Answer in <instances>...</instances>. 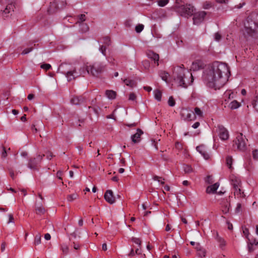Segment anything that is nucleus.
<instances>
[{
	"instance_id": "obj_1",
	"label": "nucleus",
	"mask_w": 258,
	"mask_h": 258,
	"mask_svg": "<svg viewBox=\"0 0 258 258\" xmlns=\"http://www.w3.org/2000/svg\"><path fill=\"white\" fill-rule=\"evenodd\" d=\"M230 75L229 69L226 63L215 61L205 71L203 78L207 86L217 90L224 86Z\"/></svg>"
},
{
	"instance_id": "obj_2",
	"label": "nucleus",
	"mask_w": 258,
	"mask_h": 258,
	"mask_svg": "<svg viewBox=\"0 0 258 258\" xmlns=\"http://www.w3.org/2000/svg\"><path fill=\"white\" fill-rule=\"evenodd\" d=\"M243 34L245 36L258 37V14L252 13L244 23Z\"/></svg>"
},
{
	"instance_id": "obj_3",
	"label": "nucleus",
	"mask_w": 258,
	"mask_h": 258,
	"mask_svg": "<svg viewBox=\"0 0 258 258\" xmlns=\"http://www.w3.org/2000/svg\"><path fill=\"white\" fill-rule=\"evenodd\" d=\"M184 66L183 64L180 67H177L174 70L173 73V78L175 83L178 86L186 88L189 85L194 81L192 75L191 73L188 72L189 77L191 78L190 81L186 78L185 74L184 73Z\"/></svg>"
},
{
	"instance_id": "obj_4",
	"label": "nucleus",
	"mask_w": 258,
	"mask_h": 258,
	"mask_svg": "<svg viewBox=\"0 0 258 258\" xmlns=\"http://www.w3.org/2000/svg\"><path fill=\"white\" fill-rule=\"evenodd\" d=\"M105 69V66L100 62H96L92 65L87 66L86 70L88 74L93 76L98 77Z\"/></svg>"
},
{
	"instance_id": "obj_5",
	"label": "nucleus",
	"mask_w": 258,
	"mask_h": 258,
	"mask_svg": "<svg viewBox=\"0 0 258 258\" xmlns=\"http://www.w3.org/2000/svg\"><path fill=\"white\" fill-rule=\"evenodd\" d=\"M247 139L242 134L238 133L236 135L235 139L233 141V147L238 150L244 151L246 148V142Z\"/></svg>"
},
{
	"instance_id": "obj_6",
	"label": "nucleus",
	"mask_w": 258,
	"mask_h": 258,
	"mask_svg": "<svg viewBox=\"0 0 258 258\" xmlns=\"http://www.w3.org/2000/svg\"><path fill=\"white\" fill-rule=\"evenodd\" d=\"M176 11L181 16H186L192 15L194 7L190 5H181L175 6Z\"/></svg>"
},
{
	"instance_id": "obj_7",
	"label": "nucleus",
	"mask_w": 258,
	"mask_h": 258,
	"mask_svg": "<svg viewBox=\"0 0 258 258\" xmlns=\"http://www.w3.org/2000/svg\"><path fill=\"white\" fill-rule=\"evenodd\" d=\"M216 132L221 140L225 141L228 139L229 136L228 131L223 125L220 124L218 125Z\"/></svg>"
},
{
	"instance_id": "obj_8",
	"label": "nucleus",
	"mask_w": 258,
	"mask_h": 258,
	"mask_svg": "<svg viewBox=\"0 0 258 258\" xmlns=\"http://www.w3.org/2000/svg\"><path fill=\"white\" fill-rule=\"evenodd\" d=\"M61 73L66 76L68 81L74 80L80 76L77 72L76 69L63 70L62 71Z\"/></svg>"
},
{
	"instance_id": "obj_9",
	"label": "nucleus",
	"mask_w": 258,
	"mask_h": 258,
	"mask_svg": "<svg viewBox=\"0 0 258 258\" xmlns=\"http://www.w3.org/2000/svg\"><path fill=\"white\" fill-rule=\"evenodd\" d=\"M15 6L13 3L8 4L4 10H0V17L4 19L7 18L9 16V14L14 11Z\"/></svg>"
},
{
	"instance_id": "obj_10",
	"label": "nucleus",
	"mask_w": 258,
	"mask_h": 258,
	"mask_svg": "<svg viewBox=\"0 0 258 258\" xmlns=\"http://www.w3.org/2000/svg\"><path fill=\"white\" fill-rule=\"evenodd\" d=\"M205 11H200L194 14L193 22L194 24L199 25L204 20L207 15Z\"/></svg>"
},
{
	"instance_id": "obj_11",
	"label": "nucleus",
	"mask_w": 258,
	"mask_h": 258,
	"mask_svg": "<svg viewBox=\"0 0 258 258\" xmlns=\"http://www.w3.org/2000/svg\"><path fill=\"white\" fill-rule=\"evenodd\" d=\"M182 118L186 121L194 120L196 119L195 115H193L191 112L186 109H183L181 112Z\"/></svg>"
},
{
	"instance_id": "obj_12",
	"label": "nucleus",
	"mask_w": 258,
	"mask_h": 258,
	"mask_svg": "<svg viewBox=\"0 0 258 258\" xmlns=\"http://www.w3.org/2000/svg\"><path fill=\"white\" fill-rule=\"evenodd\" d=\"M104 197L106 201L110 204H112L115 202V198L113 196V192L111 190H107L105 192Z\"/></svg>"
},
{
	"instance_id": "obj_13",
	"label": "nucleus",
	"mask_w": 258,
	"mask_h": 258,
	"mask_svg": "<svg viewBox=\"0 0 258 258\" xmlns=\"http://www.w3.org/2000/svg\"><path fill=\"white\" fill-rule=\"evenodd\" d=\"M197 150L199 152L204 158L206 160H208L210 158V155L208 153L206 148L204 145H200L197 147Z\"/></svg>"
},
{
	"instance_id": "obj_14",
	"label": "nucleus",
	"mask_w": 258,
	"mask_h": 258,
	"mask_svg": "<svg viewBox=\"0 0 258 258\" xmlns=\"http://www.w3.org/2000/svg\"><path fill=\"white\" fill-rule=\"evenodd\" d=\"M204 63L201 60L197 59L195 61L192 62L190 70L193 71H197L203 68Z\"/></svg>"
},
{
	"instance_id": "obj_15",
	"label": "nucleus",
	"mask_w": 258,
	"mask_h": 258,
	"mask_svg": "<svg viewBox=\"0 0 258 258\" xmlns=\"http://www.w3.org/2000/svg\"><path fill=\"white\" fill-rule=\"evenodd\" d=\"M143 134V132L141 129L138 128L137 133L131 137L132 142L135 144L139 143L141 141V136Z\"/></svg>"
},
{
	"instance_id": "obj_16",
	"label": "nucleus",
	"mask_w": 258,
	"mask_h": 258,
	"mask_svg": "<svg viewBox=\"0 0 258 258\" xmlns=\"http://www.w3.org/2000/svg\"><path fill=\"white\" fill-rule=\"evenodd\" d=\"M214 237L217 242L218 243L219 247L223 249L226 245L225 240L219 235L217 232H216V234L214 235Z\"/></svg>"
},
{
	"instance_id": "obj_17",
	"label": "nucleus",
	"mask_w": 258,
	"mask_h": 258,
	"mask_svg": "<svg viewBox=\"0 0 258 258\" xmlns=\"http://www.w3.org/2000/svg\"><path fill=\"white\" fill-rule=\"evenodd\" d=\"M86 101V98L82 96H76L71 99V102L74 105H80Z\"/></svg>"
},
{
	"instance_id": "obj_18",
	"label": "nucleus",
	"mask_w": 258,
	"mask_h": 258,
	"mask_svg": "<svg viewBox=\"0 0 258 258\" xmlns=\"http://www.w3.org/2000/svg\"><path fill=\"white\" fill-rule=\"evenodd\" d=\"M147 55L148 58L154 60L155 63H156L157 65H159L158 61L159 59V56L158 54L152 51H148L147 52Z\"/></svg>"
},
{
	"instance_id": "obj_19",
	"label": "nucleus",
	"mask_w": 258,
	"mask_h": 258,
	"mask_svg": "<svg viewBox=\"0 0 258 258\" xmlns=\"http://www.w3.org/2000/svg\"><path fill=\"white\" fill-rule=\"evenodd\" d=\"M230 181L233 188H238L241 186V181L240 179L233 175L230 176Z\"/></svg>"
},
{
	"instance_id": "obj_20",
	"label": "nucleus",
	"mask_w": 258,
	"mask_h": 258,
	"mask_svg": "<svg viewBox=\"0 0 258 258\" xmlns=\"http://www.w3.org/2000/svg\"><path fill=\"white\" fill-rule=\"evenodd\" d=\"M230 209V204L227 200L224 201L222 205V211L224 214H227Z\"/></svg>"
},
{
	"instance_id": "obj_21",
	"label": "nucleus",
	"mask_w": 258,
	"mask_h": 258,
	"mask_svg": "<svg viewBox=\"0 0 258 258\" xmlns=\"http://www.w3.org/2000/svg\"><path fill=\"white\" fill-rule=\"evenodd\" d=\"M233 189L235 197H237V198L245 197V195H244L242 189L241 188V186H238V188H233Z\"/></svg>"
},
{
	"instance_id": "obj_22",
	"label": "nucleus",
	"mask_w": 258,
	"mask_h": 258,
	"mask_svg": "<svg viewBox=\"0 0 258 258\" xmlns=\"http://www.w3.org/2000/svg\"><path fill=\"white\" fill-rule=\"evenodd\" d=\"M58 7V5L56 1H53L50 3L49 8L48 9V12L50 14H52L55 12Z\"/></svg>"
},
{
	"instance_id": "obj_23",
	"label": "nucleus",
	"mask_w": 258,
	"mask_h": 258,
	"mask_svg": "<svg viewBox=\"0 0 258 258\" xmlns=\"http://www.w3.org/2000/svg\"><path fill=\"white\" fill-rule=\"evenodd\" d=\"M219 186V184L218 183H215L213 185H210L207 187L206 192L209 194H214L216 191Z\"/></svg>"
},
{
	"instance_id": "obj_24",
	"label": "nucleus",
	"mask_w": 258,
	"mask_h": 258,
	"mask_svg": "<svg viewBox=\"0 0 258 258\" xmlns=\"http://www.w3.org/2000/svg\"><path fill=\"white\" fill-rule=\"evenodd\" d=\"M35 211L36 213L38 215H42L45 212L44 208L41 205L36 206Z\"/></svg>"
},
{
	"instance_id": "obj_25",
	"label": "nucleus",
	"mask_w": 258,
	"mask_h": 258,
	"mask_svg": "<svg viewBox=\"0 0 258 258\" xmlns=\"http://www.w3.org/2000/svg\"><path fill=\"white\" fill-rule=\"evenodd\" d=\"M193 115L198 116L199 118H202L203 117V112L199 107H196L194 109V114Z\"/></svg>"
},
{
	"instance_id": "obj_26",
	"label": "nucleus",
	"mask_w": 258,
	"mask_h": 258,
	"mask_svg": "<svg viewBox=\"0 0 258 258\" xmlns=\"http://www.w3.org/2000/svg\"><path fill=\"white\" fill-rule=\"evenodd\" d=\"M105 94L110 99H113L116 97V92L112 90H106Z\"/></svg>"
},
{
	"instance_id": "obj_27",
	"label": "nucleus",
	"mask_w": 258,
	"mask_h": 258,
	"mask_svg": "<svg viewBox=\"0 0 258 258\" xmlns=\"http://www.w3.org/2000/svg\"><path fill=\"white\" fill-rule=\"evenodd\" d=\"M80 27V31L82 33H85L89 30V26L86 23H80L78 24Z\"/></svg>"
},
{
	"instance_id": "obj_28",
	"label": "nucleus",
	"mask_w": 258,
	"mask_h": 258,
	"mask_svg": "<svg viewBox=\"0 0 258 258\" xmlns=\"http://www.w3.org/2000/svg\"><path fill=\"white\" fill-rule=\"evenodd\" d=\"M240 106V103L236 100L232 101L229 105V107L231 109H235L238 108Z\"/></svg>"
},
{
	"instance_id": "obj_29",
	"label": "nucleus",
	"mask_w": 258,
	"mask_h": 258,
	"mask_svg": "<svg viewBox=\"0 0 258 258\" xmlns=\"http://www.w3.org/2000/svg\"><path fill=\"white\" fill-rule=\"evenodd\" d=\"M202 7L204 9L209 10L214 7V4L211 2L206 1L203 3Z\"/></svg>"
},
{
	"instance_id": "obj_30",
	"label": "nucleus",
	"mask_w": 258,
	"mask_h": 258,
	"mask_svg": "<svg viewBox=\"0 0 258 258\" xmlns=\"http://www.w3.org/2000/svg\"><path fill=\"white\" fill-rule=\"evenodd\" d=\"M226 163L227 166L228 167V168L229 169H232L233 168L232 166V163H233V159H232V156H227L226 157Z\"/></svg>"
},
{
	"instance_id": "obj_31",
	"label": "nucleus",
	"mask_w": 258,
	"mask_h": 258,
	"mask_svg": "<svg viewBox=\"0 0 258 258\" xmlns=\"http://www.w3.org/2000/svg\"><path fill=\"white\" fill-rule=\"evenodd\" d=\"M159 76L163 80L167 82L169 75L168 73L165 71H160L159 73Z\"/></svg>"
},
{
	"instance_id": "obj_32",
	"label": "nucleus",
	"mask_w": 258,
	"mask_h": 258,
	"mask_svg": "<svg viewBox=\"0 0 258 258\" xmlns=\"http://www.w3.org/2000/svg\"><path fill=\"white\" fill-rule=\"evenodd\" d=\"M37 165V163L36 162V159L35 158L30 159L28 164V168L34 169L35 168V167Z\"/></svg>"
},
{
	"instance_id": "obj_33",
	"label": "nucleus",
	"mask_w": 258,
	"mask_h": 258,
	"mask_svg": "<svg viewBox=\"0 0 258 258\" xmlns=\"http://www.w3.org/2000/svg\"><path fill=\"white\" fill-rule=\"evenodd\" d=\"M155 98L158 101H161L162 98V92L159 90H156L154 91Z\"/></svg>"
},
{
	"instance_id": "obj_34",
	"label": "nucleus",
	"mask_w": 258,
	"mask_h": 258,
	"mask_svg": "<svg viewBox=\"0 0 258 258\" xmlns=\"http://www.w3.org/2000/svg\"><path fill=\"white\" fill-rule=\"evenodd\" d=\"M197 254L199 256L201 257L205 256L206 250L205 249L200 247L197 249Z\"/></svg>"
},
{
	"instance_id": "obj_35",
	"label": "nucleus",
	"mask_w": 258,
	"mask_h": 258,
	"mask_svg": "<svg viewBox=\"0 0 258 258\" xmlns=\"http://www.w3.org/2000/svg\"><path fill=\"white\" fill-rule=\"evenodd\" d=\"M78 21L76 22V24L83 23L84 21L86 20V16L85 14H81L78 15Z\"/></svg>"
},
{
	"instance_id": "obj_36",
	"label": "nucleus",
	"mask_w": 258,
	"mask_h": 258,
	"mask_svg": "<svg viewBox=\"0 0 258 258\" xmlns=\"http://www.w3.org/2000/svg\"><path fill=\"white\" fill-rule=\"evenodd\" d=\"M252 104L255 110L258 111V94L254 97Z\"/></svg>"
},
{
	"instance_id": "obj_37",
	"label": "nucleus",
	"mask_w": 258,
	"mask_h": 258,
	"mask_svg": "<svg viewBox=\"0 0 258 258\" xmlns=\"http://www.w3.org/2000/svg\"><path fill=\"white\" fill-rule=\"evenodd\" d=\"M102 43L106 46H108L110 45V39L108 36L104 37L102 38Z\"/></svg>"
},
{
	"instance_id": "obj_38",
	"label": "nucleus",
	"mask_w": 258,
	"mask_h": 258,
	"mask_svg": "<svg viewBox=\"0 0 258 258\" xmlns=\"http://www.w3.org/2000/svg\"><path fill=\"white\" fill-rule=\"evenodd\" d=\"M33 49V47L32 46V44L29 45V47L28 48H25L23 50V51L22 52V54L25 55L29 53L31 51H32Z\"/></svg>"
},
{
	"instance_id": "obj_39",
	"label": "nucleus",
	"mask_w": 258,
	"mask_h": 258,
	"mask_svg": "<svg viewBox=\"0 0 258 258\" xmlns=\"http://www.w3.org/2000/svg\"><path fill=\"white\" fill-rule=\"evenodd\" d=\"M124 82L127 86H130L131 87H134L136 85L135 82L132 80L125 79L124 80Z\"/></svg>"
},
{
	"instance_id": "obj_40",
	"label": "nucleus",
	"mask_w": 258,
	"mask_h": 258,
	"mask_svg": "<svg viewBox=\"0 0 258 258\" xmlns=\"http://www.w3.org/2000/svg\"><path fill=\"white\" fill-rule=\"evenodd\" d=\"M78 195L77 194H73L68 196L67 200L69 202H72L78 198Z\"/></svg>"
},
{
	"instance_id": "obj_41",
	"label": "nucleus",
	"mask_w": 258,
	"mask_h": 258,
	"mask_svg": "<svg viewBox=\"0 0 258 258\" xmlns=\"http://www.w3.org/2000/svg\"><path fill=\"white\" fill-rule=\"evenodd\" d=\"M157 2L159 6L163 7L169 3V0H158Z\"/></svg>"
},
{
	"instance_id": "obj_42",
	"label": "nucleus",
	"mask_w": 258,
	"mask_h": 258,
	"mask_svg": "<svg viewBox=\"0 0 258 258\" xmlns=\"http://www.w3.org/2000/svg\"><path fill=\"white\" fill-rule=\"evenodd\" d=\"M41 235L38 234L36 235L35 237V240H34V244L35 245H39L41 243Z\"/></svg>"
},
{
	"instance_id": "obj_43",
	"label": "nucleus",
	"mask_w": 258,
	"mask_h": 258,
	"mask_svg": "<svg viewBox=\"0 0 258 258\" xmlns=\"http://www.w3.org/2000/svg\"><path fill=\"white\" fill-rule=\"evenodd\" d=\"M61 250L64 254H67L69 253V248L67 244H62L61 245Z\"/></svg>"
},
{
	"instance_id": "obj_44",
	"label": "nucleus",
	"mask_w": 258,
	"mask_h": 258,
	"mask_svg": "<svg viewBox=\"0 0 258 258\" xmlns=\"http://www.w3.org/2000/svg\"><path fill=\"white\" fill-rule=\"evenodd\" d=\"M144 27V26L143 24H138L136 26L135 30L137 33H140L143 31Z\"/></svg>"
},
{
	"instance_id": "obj_45",
	"label": "nucleus",
	"mask_w": 258,
	"mask_h": 258,
	"mask_svg": "<svg viewBox=\"0 0 258 258\" xmlns=\"http://www.w3.org/2000/svg\"><path fill=\"white\" fill-rule=\"evenodd\" d=\"M184 171L185 173H189L192 171V169L190 165H185L183 167Z\"/></svg>"
},
{
	"instance_id": "obj_46",
	"label": "nucleus",
	"mask_w": 258,
	"mask_h": 258,
	"mask_svg": "<svg viewBox=\"0 0 258 258\" xmlns=\"http://www.w3.org/2000/svg\"><path fill=\"white\" fill-rule=\"evenodd\" d=\"M106 46L104 45L103 44L100 45L99 51L104 56H106Z\"/></svg>"
},
{
	"instance_id": "obj_47",
	"label": "nucleus",
	"mask_w": 258,
	"mask_h": 258,
	"mask_svg": "<svg viewBox=\"0 0 258 258\" xmlns=\"http://www.w3.org/2000/svg\"><path fill=\"white\" fill-rule=\"evenodd\" d=\"M168 105L170 106H174L175 104V102L174 101V99L172 96H170L169 98L168 101Z\"/></svg>"
},
{
	"instance_id": "obj_48",
	"label": "nucleus",
	"mask_w": 258,
	"mask_h": 258,
	"mask_svg": "<svg viewBox=\"0 0 258 258\" xmlns=\"http://www.w3.org/2000/svg\"><path fill=\"white\" fill-rule=\"evenodd\" d=\"M131 240L135 243L138 244L139 246L141 244V240L140 239L136 237H132Z\"/></svg>"
},
{
	"instance_id": "obj_49",
	"label": "nucleus",
	"mask_w": 258,
	"mask_h": 258,
	"mask_svg": "<svg viewBox=\"0 0 258 258\" xmlns=\"http://www.w3.org/2000/svg\"><path fill=\"white\" fill-rule=\"evenodd\" d=\"M40 67H41V68L44 69L46 71H47L51 68V66L50 64L44 63V64H41Z\"/></svg>"
},
{
	"instance_id": "obj_50",
	"label": "nucleus",
	"mask_w": 258,
	"mask_h": 258,
	"mask_svg": "<svg viewBox=\"0 0 258 258\" xmlns=\"http://www.w3.org/2000/svg\"><path fill=\"white\" fill-rule=\"evenodd\" d=\"M252 157L255 160H258V150L255 149L252 151Z\"/></svg>"
},
{
	"instance_id": "obj_51",
	"label": "nucleus",
	"mask_w": 258,
	"mask_h": 258,
	"mask_svg": "<svg viewBox=\"0 0 258 258\" xmlns=\"http://www.w3.org/2000/svg\"><path fill=\"white\" fill-rule=\"evenodd\" d=\"M162 178L161 177H159L158 176H157V175H154L153 177V179L154 180H157L159 182H160L161 184H164V181H160V179H161Z\"/></svg>"
},
{
	"instance_id": "obj_52",
	"label": "nucleus",
	"mask_w": 258,
	"mask_h": 258,
	"mask_svg": "<svg viewBox=\"0 0 258 258\" xmlns=\"http://www.w3.org/2000/svg\"><path fill=\"white\" fill-rule=\"evenodd\" d=\"M63 175V171H61V170H58L57 173H56V177L60 179V180H62V178L61 177V176H62Z\"/></svg>"
},
{
	"instance_id": "obj_53",
	"label": "nucleus",
	"mask_w": 258,
	"mask_h": 258,
	"mask_svg": "<svg viewBox=\"0 0 258 258\" xmlns=\"http://www.w3.org/2000/svg\"><path fill=\"white\" fill-rule=\"evenodd\" d=\"M124 24L126 27H131L132 26V21L131 20H127L125 21Z\"/></svg>"
},
{
	"instance_id": "obj_54",
	"label": "nucleus",
	"mask_w": 258,
	"mask_h": 258,
	"mask_svg": "<svg viewBox=\"0 0 258 258\" xmlns=\"http://www.w3.org/2000/svg\"><path fill=\"white\" fill-rule=\"evenodd\" d=\"M136 96L134 93H130V96H129V100L134 101L136 99Z\"/></svg>"
},
{
	"instance_id": "obj_55",
	"label": "nucleus",
	"mask_w": 258,
	"mask_h": 258,
	"mask_svg": "<svg viewBox=\"0 0 258 258\" xmlns=\"http://www.w3.org/2000/svg\"><path fill=\"white\" fill-rule=\"evenodd\" d=\"M3 148V152L2 153V157L5 158L7 156V153L6 150V149L4 147H2Z\"/></svg>"
},
{
	"instance_id": "obj_56",
	"label": "nucleus",
	"mask_w": 258,
	"mask_h": 258,
	"mask_svg": "<svg viewBox=\"0 0 258 258\" xmlns=\"http://www.w3.org/2000/svg\"><path fill=\"white\" fill-rule=\"evenodd\" d=\"M221 38V36L220 34H219L218 33H215V39L216 40V41H219Z\"/></svg>"
},
{
	"instance_id": "obj_57",
	"label": "nucleus",
	"mask_w": 258,
	"mask_h": 258,
	"mask_svg": "<svg viewBox=\"0 0 258 258\" xmlns=\"http://www.w3.org/2000/svg\"><path fill=\"white\" fill-rule=\"evenodd\" d=\"M241 204L240 203H238L237 204V207H236V209H235L236 212H239L240 211V210H241Z\"/></svg>"
},
{
	"instance_id": "obj_58",
	"label": "nucleus",
	"mask_w": 258,
	"mask_h": 258,
	"mask_svg": "<svg viewBox=\"0 0 258 258\" xmlns=\"http://www.w3.org/2000/svg\"><path fill=\"white\" fill-rule=\"evenodd\" d=\"M9 220L8 223H13L14 222V218H13V215L12 214H9Z\"/></svg>"
},
{
	"instance_id": "obj_59",
	"label": "nucleus",
	"mask_w": 258,
	"mask_h": 258,
	"mask_svg": "<svg viewBox=\"0 0 258 258\" xmlns=\"http://www.w3.org/2000/svg\"><path fill=\"white\" fill-rule=\"evenodd\" d=\"M218 3L219 4H227L228 0H216Z\"/></svg>"
},
{
	"instance_id": "obj_60",
	"label": "nucleus",
	"mask_w": 258,
	"mask_h": 258,
	"mask_svg": "<svg viewBox=\"0 0 258 258\" xmlns=\"http://www.w3.org/2000/svg\"><path fill=\"white\" fill-rule=\"evenodd\" d=\"M200 123L199 122H196L192 125V127L194 128H197L200 126Z\"/></svg>"
},
{
	"instance_id": "obj_61",
	"label": "nucleus",
	"mask_w": 258,
	"mask_h": 258,
	"mask_svg": "<svg viewBox=\"0 0 258 258\" xmlns=\"http://www.w3.org/2000/svg\"><path fill=\"white\" fill-rule=\"evenodd\" d=\"M106 59L109 62L114 64L113 61L114 60V59L112 57H107Z\"/></svg>"
},
{
	"instance_id": "obj_62",
	"label": "nucleus",
	"mask_w": 258,
	"mask_h": 258,
	"mask_svg": "<svg viewBox=\"0 0 258 258\" xmlns=\"http://www.w3.org/2000/svg\"><path fill=\"white\" fill-rule=\"evenodd\" d=\"M44 238L47 240H50L51 236L49 233H46L44 235Z\"/></svg>"
},
{
	"instance_id": "obj_63",
	"label": "nucleus",
	"mask_w": 258,
	"mask_h": 258,
	"mask_svg": "<svg viewBox=\"0 0 258 258\" xmlns=\"http://www.w3.org/2000/svg\"><path fill=\"white\" fill-rule=\"evenodd\" d=\"M73 247L75 249H78L80 248V245L78 243L73 242Z\"/></svg>"
},
{
	"instance_id": "obj_64",
	"label": "nucleus",
	"mask_w": 258,
	"mask_h": 258,
	"mask_svg": "<svg viewBox=\"0 0 258 258\" xmlns=\"http://www.w3.org/2000/svg\"><path fill=\"white\" fill-rule=\"evenodd\" d=\"M6 243L5 242H3L2 245H1V251L2 252H3L5 250V248H6Z\"/></svg>"
}]
</instances>
